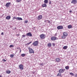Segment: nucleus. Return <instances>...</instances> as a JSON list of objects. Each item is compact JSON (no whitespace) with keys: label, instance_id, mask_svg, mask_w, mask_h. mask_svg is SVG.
<instances>
[{"label":"nucleus","instance_id":"nucleus-1","mask_svg":"<svg viewBox=\"0 0 77 77\" xmlns=\"http://www.w3.org/2000/svg\"><path fill=\"white\" fill-rule=\"evenodd\" d=\"M66 69H61L59 70V72L60 73H63Z\"/></svg>","mask_w":77,"mask_h":77},{"label":"nucleus","instance_id":"nucleus-2","mask_svg":"<svg viewBox=\"0 0 77 77\" xmlns=\"http://www.w3.org/2000/svg\"><path fill=\"white\" fill-rule=\"evenodd\" d=\"M29 50V53H34V51L33 50V49L30 48H28Z\"/></svg>","mask_w":77,"mask_h":77},{"label":"nucleus","instance_id":"nucleus-3","mask_svg":"<svg viewBox=\"0 0 77 77\" xmlns=\"http://www.w3.org/2000/svg\"><path fill=\"white\" fill-rule=\"evenodd\" d=\"M38 45V41H35L34 42L32 43V45H33L34 46H37Z\"/></svg>","mask_w":77,"mask_h":77},{"label":"nucleus","instance_id":"nucleus-4","mask_svg":"<svg viewBox=\"0 0 77 77\" xmlns=\"http://www.w3.org/2000/svg\"><path fill=\"white\" fill-rule=\"evenodd\" d=\"M23 67H24V66L22 64H20L19 65V68L20 69H21V70H23Z\"/></svg>","mask_w":77,"mask_h":77},{"label":"nucleus","instance_id":"nucleus-5","mask_svg":"<svg viewBox=\"0 0 77 77\" xmlns=\"http://www.w3.org/2000/svg\"><path fill=\"white\" fill-rule=\"evenodd\" d=\"M11 5V2H8L5 5V6L8 8H9V7H10Z\"/></svg>","mask_w":77,"mask_h":77},{"label":"nucleus","instance_id":"nucleus-6","mask_svg":"<svg viewBox=\"0 0 77 77\" xmlns=\"http://www.w3.org/2000/svg\"><path fill=\"white\" fill-rule=\"evenodd\" d=\"M42 18V15H39L37 17L38 20H40Z\"/></svg>","mask_w":77,"mask_h":77},{"label":"nucleus","instance_id":"nucleus-7","mask_svg":"<svg viewBox=\"0 0 77 77\" xmlns=\"http://www.w3.org/2000/svg\"><path fill=\"white\" fill-rule=\"evenodd\" d=\"M63 27L62 26H57V29L58 30H61V29H63Z\"/></svg>","mask_w":77,"mask_h":77},{"label":"nucleus","instance_id":"nucleus-8","mask_svg":"<svg viewBox=\"0 0 77 77\" xmlns=\"http://www.w3.org/2000/svg\"><path fill=\"white\" fill-rule=\"evenodd\" d=\"M40 38L42 39H45V37L44 36V35L43 34H42L40 35Z\"/></svg>","mask_w":77,"mask_h":77},{"label":"nucleus","instance_id":"nucleus-9","mask_svg":"<svg viewBox=\"0 0 77 77\" xmlns=\"http://www.w3.org/2000/svg\"><path fill=\"white\" fill-rule=\"evenodd\" d=\"M26 36H30L31 37V36H32V34L31 33V32H28L27 34H26Z\"/></svg>","mask_w":77,"mask_h":77},{"label":"nucleus","instance_id":"nucleus-10","mask_svg":"<svg viewBox=\"0 0 77 77\" xmlns=\"http://www.w3.org/2000/svg\"><path fill=\"white\" fill-rule=\"evenodd\" d=\"M77 3V0H72L71 2V3H73L74 5H75V4H76Z\"/></svg>","mask_w":77,"mask_h":77},{"label":"nucleus","instance_id":"nucleus-11","mask_svg":"<svg viewBox=\"0 0 77 77\" xmlns=\"http://www.w3.org/2000/svg\"><path fill=\"white\" fill-rule=\"evenodd\" d=\"M51 41H55L56 40V37L54 36H52L51 38Z\"/></svg>","mask_w":77,"mask_h":77},{"label":"nucleus","instance_id":"nucleus-12","mask_svg":"<svg viewBox=\"0 0 77 77\" xmlns=\"http://www.w3.org/2000/svg\"><path fill=\"white\" fill-rule=\"evenodd\" d=\"M6 20H10L11 19V16H7L6 17Z\"/></svg>","mask_w":77,"mask_h":77},{"label":"nucleus","instance_id":"nucleus-13","mask_svg":"<svg viewBox=\"0 0 77 77\" xmlns=\"http://www.w3.org/2000/svg\"><path fill=\"white\" fill-rule=\"evenodd\" d=\"M63 35L64 36H66L68 35V33L66 32H64L63 33Z\"/></svg>","mask_w":77,"mask_h":77},{"label":"nucleus","instance_id":"nucleus-14","mask_svg":"<svg viewBox=\"0 0 77 77\" xmlns=\"http://www.w3.org/2000/svg\"><path fill=\"white\" fill-rule=\"evenodd\" d=\"M56 60L57 62H60V59L59 58H57L56 59Z\"/></svg>","mask_w":77,"mask_h":77},{"label":"nucleus","instance_id":"nucleus-15","mask_svg":"<svg viewBox=\"0 0 77 77\" xmlns=\"http://www.w3.org/2000/svg\"><path fill=\"white\" fill-rule=\"evenodd\" d=\"M6 72L7 74H9L11 73V71L10 70H7V71H6Z\"/></svg>","mask_w":77,"mask_h":77},{"label":"nucleus","instance_id":"nucleus-16","mask_svg":"<svg viewBox=\"0 0 77 77\" xmlns=\"http://www.w3.org/2000/svg\"><path fill=\"white\" fill-rule=\"evenodd\" d=\"M17 20H23V19L21 17H17Z\"/></svg>","mask_w":77,"mask_h":77},{"label":"nucleus","instance_id":"nucleus-17","mask_svg":"<svg viewBox=\"0 0 77 77\" xmlns=\"http://www.w3.org/2000/svg\"><path fill=\"white\" fill-rule=\"evenodd\" d=\"M42 7L43 8H44L45 7H47V4H44L42 5Z\"/></svg>","mask_w":77,"mask_h":77},{"label":"nucleus","instance_id":"nucleus-18","mask_svg":"<svg viewBox=\"0 0 77 77\" xmlns=\"http://www.w3.org/2000/svg\"><path fill=\"white\" fill-rule=\"evenodd\" d=\"M67 48H68V46H65L63 47V49H64V50H66V49H67Z\"/></svg>","mask_w":77,"mask_h":77},{"label":"nucleus","instance_id":"nucleus-19","mask_svg":"<svg viewBox=\"0 0 77 77\" xmlns=\"http://www.w3.org/2000/svg\"><path fill=\"white\" fill-rule=\"evenodd\" d=\"M48 0H45V1H44V2L46 4H47V3H48Z\"/></svg>","mask_w":77,"mask_h":77},{"label":"nucleus","instance_id":"nucleus-20","mask_svg":"<svg viewBox=\"0 0 77 77\" xmlns=\"http://www.w3.org/2000/svg\"><path fill=\"white\" fill-rule=\"evenodd\" d=\"M51 43H49L48 44V47H51Z\"/></svg>","mask_w":77,"mask_h":77},{"label":"nucleus","instance_id":"nucleus-21","mask_svg":"<svg viewBox=\"0 0 77 77\" xmlns=\"http://www.w3.org/2000/svg\"><path fill=\"white\" fill-rule=\"evenodd\" d=\"M26 54H21V56H22V57H24V56H26Z\"/></svg>","mask_w":77,"mask_h":77},{"label":"nucleus","instance_id":"nucleus-22","mask_svg":"<svg viewBox=\"0 0 77 77\" xmlns=\"http://www.w3.org/2000/svg\"><path fill=\"white\" fill-rule=\"evenodd\" d=\"M68 29H71L72 27V26L71 25H69L68 26Z\"/></svg>","mask_w":77,"mask_h":77},{"label":"nucleus","instance_id":"nucleus-23","mask_svg":"<svg viewBox=\"0 0 77 77\" xmlns=\"http://www.w3.org/2000/svg\"><path fill=\"white\" fill-rule=\"evenodd\" d=\"M69 66H67L65 67V68H66V69H69Z\"/></svg>","mask_w":77,"mask_h":77},{"label":"nucleus","instance_id":"nucleus-24","mask_svg":"<svg viewBox=\"0 0 77 77\" xmlns=\"http://www.w3.org/2000/svg\"><path fill=\"white\" fill-rule=\"evenodd\" d=\"M70 75H72V76H74V74L72 72L70 73Z\"/></svg>","mask_w":77,"mask_h":77},{"label":"nucleus","instance_id":"nucleus-25","mask_svg":"<svg viewBox=\"0 0 77 77\" xmlns=\"http://www.w3.org/2000/svg\"><path fill=\"white\" fill-rule=\"evenodd\" d=\"M14 54H11L10 55V57L11 58H13V57H14Z\"/></svg>","mask_w":77,"mask_h":77},{"label":"nucleus","instance_id":"nucleus-26","mask_svg":"<svg viewBox=\"0 0 77 77\" xmlns=\"http://www.w3.org/2000/svg\"><path fill=\"white\" fill-rule=\"evenodd\" d=\"M21 1V0H16V2L17 3H19V2H20Z\"/></svg>","mask_w":77,"mask_h":77},{"label":"nucleus","instance_id":"nucleus-27","mask_svg":"<svg viewBox=\"0 0 77 77\" xmlns=\"http://www.w3.org/2000/svg\"><path fill=\"white\" fill-rule=\"evenodd\" d=\"M57 76H61V74L60 73H58Z\"/></svg>","mask_w":77,"mask_h":77},{"label":"nucleus","instance_id":"nucleus-28","mask_svg":"<svg viewBox=\"0 0 77 77\" xmlns=\"http://www.w3.org/2000/svg\"><path fill=\"white\" fill-rule=\"evenodd\" d=\"M15 19H16V20H17V17H14L13 18V20H15Z\"/></svg>","mask_w":77,"mask_h":77},{"label":"nucleus","instance_id":"nucleus-29","mask_svg":"<svg viewBox=\"0 0 77 77\" xmlns=\"http://www.w3.org/2000/svg\"><path fill=\"white\" fill-rule=\"evenodd\" d=\"M65 35H63V36L62 37V39H65Z\"/></svg>","mask_w":77,"mask_h":77},{"label":"nucleus","instance_id":"nucleus-30","mask_svg":"<svg viewBox=\"0 0 77 77\" xmlns=\"http://www.w3.org/2000/svg\"><path fill=\"white\" fill-rule=\"evenodd\" d=\"M24 22L25 23L27 24V22H28V20H25Z\"/></svg>","mask_w":77,"mask_h":77},{"label":"nucleus","instance_id":"nucleus-31","mask_svg":"<svg viewBox=\"0 0 77 77\" xmlns=\"http://www.w3.org/2000/svg\"><path fill=\"white\" fill-rule=\"evenodd\" d=\"M14 47L13 45H10V46L9 47L12 48V47Z\"/></svg>","mask_w":77,"mask_h":77},{"label":"nucleus","instance_id":"nucleus-32","mask_svg":"<svg viewBox=\"0 0 77 77\" xmlns=\"http://www.w3.org/2000/svg\"><path fill=\"white\" fill-rule=\"evenodd\" d=\"M31 43H32V42H29V43H27V45H29V44H31Z\"/></svg>","mask_w":77,"mask_h":77},{"label":"nucleus","instance_id":"nucleus-33","mask_svg":"<svg viewBox=\"0 0 77 77\" xmlns=\"http://www.w3.org/2000/svg\"><path fill=\"white\" fill-rule=\"evenodd\" d=\"M40 65H41V66H43L44 64H43V63H40Z\"/></svg>","mask_w":77,"mask_h":77},{"label":"nucleus","instance_id":"nucleus-34","mask_svg":"<svg viewBox=\"0 0 77 77\" xmlns=\"http://www.w3.org/2000/svg\"><path fill=\"white\" fill-rule=\"evenodd\" d=\"M52 45L54 46H54H55V44L54 43H52Z\"/></svg>","mask_w":77,"mask_h":77},{"label":"nucleus","instance_id":"nucleus-35","mask_svg":"<svg viewBox=\"0 0 77 77\" xmlns=\"http://www.w3.org/2000/svg\"><path fill=\"white\" fill-rule=\"evenodd\" d=\"M3 61H4V62H6V60L4 59L3 60Z\"/></svg>","mask_w":77,"mask_h":77},{"label":"nucleus","instance_id":"nucleus-36","mask_svg":"<svg viewBox=\"0 0 77 77\" xmlns=\"http://www.w3.org/2000/svg\"><path fill=\"white\" fill-rule=\"evenodd\" d=\"M49 5H51V1H50L49 2Z\"/></svg>","mask_w":77,"mask_h":77},{"label":"nucleus","instance_id":"nucleus-37","mask_svg":"<svg viewBox=\"0 0 77 77\" xmlns=\"http://www.w3.org/2000/svg\"><path fill=\"white\" fill-rule=\"evenodd\" d=\"M26 36L25 35H22V37H23V38H24Z\"/></svg>","mask_w":77,"mask_h":77},{"label":"nucleus","instance_id":"nucleus-38","mask_svg":"<svg viewBox=\"0 0 77 77\" xmlns=\"http://www.w3.org/2000/svg\"><path fill=\"white\" fill-rule=\"evenodd\" d=\"M4 35V33L3 32H2L1 33V35Z\"/></svg>","mask_w":77,"mask_h":77},{"label":"nucleus","instance_id":"nucleus-39","mask_svg":"<svg viewBox=\"0 0 77 77\" xmlns=\"http://www.w3.org/2000/svg\"><path fill=\"white\" fill-rule=\"evenodd\" d=\"M69 12L70 13H71V12H72V11H69Z\"/></svg>","mask_w":77,"mask_h":77},{"label":"nucleus","instance_id":"nucleus-40","mask_svg":"<svg viewBox=\"0 0 77 77\" xmlns=\"http://www.w3.org/2000/svg\"><path fill=\"white\" fill-rule=\"evenodd\" d=\"M48 23H50V21L48 20Z\"/></svg>","mask_w":77,"mask_h":77},{"label":"nucleus","instance_id":"nucleus-41","mask_svg":"<svg viewBox=\"0 0 77 77\" xmlns=\"http://www.w3.org/2000/svg\"><path fill=\"white\" fill-rule=\"evenodd\" d=\"M75 77H77V74H76L75 75Z\"/></svg>","mask_w":77,"mask_h":77},{"label":"nucleus","instance_id":"nucleus-42","mask_svg":"<svg viewBox=\"0 0 77 77\" xmlns=\"http://www.w3.org/2000/svg\"><path fill=\"white\" fill-rule=\"evenodd\" d=\"M21 50L20 49V53H21Z\"/></svg>","mask_w":77,"mask_h":77},{"label":"nucleus","instance_id":"nucleus-43","mask_svg":"<svg viewBox=\"0 0 77 77\" xmlns=\"http://www.w3.org/2000/svg\"><path fill=\"white\" fill-rule=\"evenodd\" d=\"M45 23H46V22H47V20H45Z\"/></svg>","mask_w":77,"mask_h":77},{"label":"nucleus","instance_id":"nucleus-44","mask_svg":"<svg viewBox=\"0 0 77 77\" xmlns=\"http://www.w3.org/2000/svg\"><path fill=\"white\" fill-rule=\"evenodd\" d=\"M0 77H2V76L0 75Z\"/></svg>","mask_w":77,"mask_h":77},{"label":"nucleus","instance_id":"nucleus-45","mask_svg":"<svg viewBox=\"0 0 77 77\" xmlns=\"http://www.w3.org/2000/svg\"><path fill=\"white\" fill-rule=\"evenodd\" d=\"M18 35H19L17 34V35H16V36H18Z\"/></svg>","mask_w":77,"mask_h":77},{"label":"nucleus","instance_id":"nucleus-46","mask_svg":"<svg viewBox=\"0 0 77 77\" xmlns=\"http://www.w3.org/2000/svg\"><path fill=\"white\" fill-rule=\"evenodd\" d=\"M22 38H23V37H22Z\"/></svg>","mask_w":77,"mask_h":77}]
</instances>
